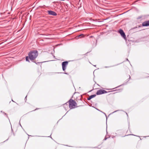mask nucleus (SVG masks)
<instances>
[{
	"mask_svg": "<svg viewBox=\"0 0 149 149\" xmlns=\"http://www.w3.org/2000/svg\"><path fill=\"white\" fill-rule=\"evenodd\" d=\"M137 31H139V30H136Z\"/></svg>",
	"mask_w": 149,
	"mask_h": 149,
	"instance_id": "obj_20",
	"label": "nucleus"
},
{
	"mask_svg": "<svg viewBox=\"0 0 149 149\" xmlns=\"http://www.w3.org/2000/svg\"><path fill=\"white\" fill-rule=\"evenodd\" d=\"M5 115H7V114H6V113H5Z\"/></svg>",
	"mask_w": 149,
	"mask_h": 149,
	"instance_id": "obj_18",
	"label": "nucleus"
},
{
	"mask_svg": "<svg viewBox=\"0 0 149 149\" xmlns=\"http://www.w3.org/2000/svg\"><path fill=\"white\" fill-rule=\"evenodd\" d=\"M29 56L26 57V61L30 62L29 59L31 61H34L38 56V52L37 51L33 50L30 51L28 54Z\"/></svg>",
	"mask_w": 149,
	"mask_h": 149,
	"instance_id": "obj_1",
	"label": "nucleus"
},
{
	"mask_svg": "<svg viewBox=\"0 0 149 149\" xmlns=\"http://www.w3.org/2000/svg\"><path fill=\"white\" fill-rule=\"evenodd\" d=\"M119 32L120 34L122 37H123L125 39H126V36L123 31L121 29H120L119 30Z\"/></svg>",
	"mask_w": 149,
	"mask_h": 149,
	"instance_id": "obj_5",
	"label": "nucleus"
},
{
	"mask_svg": "<svg viewBox=\"0 0 149 149\" xmlns=\"http://www.w3.org/2000/svg\"><path fill=\"white\" fill-rule=\"evenodd\" d=\"M137 27H135L134 28H133L132 29H137Z\"/></svg>",
	"mask_w": 149,
	"mask_h": 149,
	"instance_id": "obj_9",
	"label": "nucleus"
},
{
	"mask_svg": "<svg viewBox=\"0 0 149 149\" xmlns=\"http://www.w3.org/2000/svg\"><path fill=\"white\" fill-rule=\"evenodd\" d=\"M139 27H140V26H139Z\"/></svg>",
	"mask_w": 149,
	"mask_h": 149,
	"instance_id": "obj_21",
	"label": "nucleus"
},
{
	"mask_svg": "<svg viewBox=\"0 0 149 149\" xmlns=\"http://www.w3.org/2000/svg\"><path fill=\"white\" fill-rule=\"evenodd\" d=\"M106 139H107V138H105L104 139V140H106Z\"/></svg>",
	"mask_w": 149,
	"mask_h": 149,
	"instance_id": "obj_13",
	"label": "nucleus"
},
{
	"mask_svg": "<svg viewBox=\"0 0 149 149\" xmlns=\"http://www.w3.org/2000/svg\"><path fill=\"white\" fill-rule=\"evenodd\" d=\"M107 93V92L106 91L102 89H100L97 91L96 93V94L98 95Z\"/></svg>",
	"mask_w": 149,
	"mask_h": 149,
	"instance_id": "obj_3",
	"label": "nucleus"
},
{
	"mask_svg": "<svg viewBox=\"0 0 149 149\" xmlns=\"http://www.w3.org/2000/svg\"><path fill=\"white\" fill-rule=\"evenodd\" d=\"M84 36V35H83V34H81V35H79V36H78L79 37H80V36Z\"/></svg>",
	"mask_w": 149,
	"mask_h": 149,
	"instance_id": "obj_10",
	"label": "nucleus"
},
{
	"mask_svg": "<svg viewBox=\"0 0 149 149\" xmlns=\"http://www.w3.org/2000/svg\"><path fill=\"white\" fill-rule=\"evenodd\" d=\"M26 97H27V96H26V97H25V99H26Z\"/></svg>",
	"mask_w": 149,
	"mask_h": 149,
	"instance_id": "obj_15",
	"label": "nucleus"
},
{
	"mask_svg": "<svg viewBox=\"0 0 149 149\" xmlns=\"http://www.w3.org/2000/svg\"><path fill=\"white\" fill-rule=\"evenodd\" d=\"M69 107L70 109L74 108L77 105L76 102L73 100L70 99L68 101Z\"/></svg>",
	"mask_w": 149,
	"mask_h": 149,
	"instance_id": "obj_2",
	"label": "nucleus"
},
{
	"mask_svg": "<svg viewBox=\"0 0 149 149\" xmlns=\"http://www.w3.org/2000/svg\"><path fill=\"white\" fill-rule=\"evenodd\" d=\"M115 111L113 112V113H114V112H115L117 111Z\"/></svg>",
	"mask_w": 149,
	"mask_h": 149,
	"instance_id": "obj_14",
	"label": "nucleus"
},
{
	"mask_svg": "<svg viewBox=\"0 0 149 149\" xmlns=\"http://www.w3.org/2000/svg\"><path fill=\"white\" fill-rule=\"evenodd\" d=\"M96 95L95 94L91 95L88 98L87 100H90L92 98L95 97L96 96Z\"/></svg>",
	"mask_w": 149,
	"mask_h": 149,
	"instance_id": "obj_8",
	"label": "nucleus"
},
{
	"mask_svg": "<svg viewBox=\"0 0 149 149\" xmlns=\"http://www.w3.org/2000/svg\"><path fill=\"white\" fill-rule=\"evenodd\" d=\"M47 12L49 15L53 16H55L57 15L56 12L52 10H48Z\"/></svg>",
	"mask_w": 149,
	"mask_h": 149,
	"instance_id": "obj_6",
	"label": "nucleus"
},
{
	"mask_svg": "<svg viewBox=\"0 0 149 149\" xmlns=\"http://www.w3.org/2000/svg\"><path fill=\"white\" fill-rule=\"evenodd\" d=\"M68 102H67L65 104H64V105H67H67H68V104H67Z\"/></svg>",
	"mask_w": 149,
	"mask_h": 149,
	"instance_id": "obj_11",
	"label": "nucleus"
},
{
	"mask_svg": "<svg viewBox=\"0 0 149 149\" xmlns=\"http://www.w3.org/2000/svg\"><path fill=\"white\" fill-rule=\"evenodd\" d=\"M129 78H130V76H129Z\"/></svg>",
	"mask_w": 149,
	"mask_h": 149,
	"instance_id": "obj_17",
	"label": "nucleus"
},
{
	"mask_svg": "<svg viewBox=\"0 0 149 149\" xmlns=\"http://www.w3.org/2000/svg\"><path fill=\"white\" fill-rule=\"evenodd\" d=\"M68 63V61H65L62 62V69L63 71H65L66 69V66L67 65Z\"/></svg>",
	"mask_w": 149,
	"mask_h": 149,
	"instance_id": "obj_4",
	"label": "nucleus"
},
{
	"mask_svg": "<svg viewBox=\"0 0 149 149\" xmlns=\"http://www.w3.org/2000/svg\"><path fill=\"white\" fill-rule=\"evenodd\" d=\"M64 73L66 74H68V73Z\"/></svg>",
	"mask_w": 149,
	"mask_h": 149,
	"instance_id": "obj_12",
	"label": "nucleus"
},
{
	"mask_svg": "<svg viewBox=\"0 0 149 149\" xmlns=\"http://www.w3.org/2000/svg\"><path fill=\"white\" fill-rule=\"evenodd\" d=\"M126 113V114L127 115V116H128V115H127V113Z\"/></svg>",
	"mask_w": 149,
	"mask_h": 149,
	"instance_id": "obj_16",
	"label": "nucleus"
},
{
	"mask_svg": "<svg viewBox=\"0 0 149 149\" xmlns=\"http://www.w3.org/2000/svg\"><path fill=\"white\" fill-rule=\"evenodd\" d=\"M127 61H128V59H127Z\"/></svg>",
	"mask_w": 149,
	"mask_h": 149,
	"instance_id": "obj_19",
	"label": "nucleus"
},
{
	"mask_svg": "<svg viewBox=\"0 0 149 149\" xmlns=\"http://www.w3.org/2000/svg\"><path fill=\"white\" fill-rule=\"evenodd\" d=\"M142 26H149V20L143 22L142 23Z\"/></svg>",
	"mask_w": 149,
	"mask_h": 149,
	"instance_id": "obj_7",
	"label": "nucleus"
}]
</instances>
